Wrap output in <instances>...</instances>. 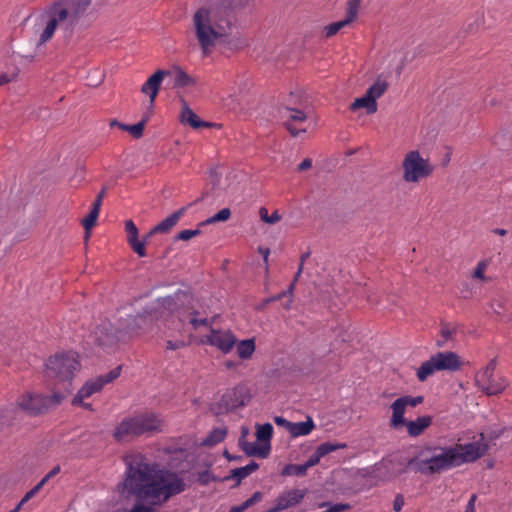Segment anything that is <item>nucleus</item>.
I'll use <instances>...</instances> for the list:
<instances>
[{"label":"nucleus","mask_w":512,"mask_h":512,"mask_svg":"<svg viewBox=\"0 0 512 512\" xmlns=\"http://www.w3.org/2000/svg\"><path fill=\"white\" fill-rule=\"evenodd\" d=\"M186 485L183 479L179 478L176 474H171L170 479L166 480L164 477H160L156 480L155 484L152 485V489L148 491L150 498L160 499L167 501L173 495L183 492Z\"/></svg>","instance_id":"1a4fd4ad"},{"label":"nucleus","mask_w":512,"mask_h":512,"mask_svg":"<svg viewBox=\"0 0 512 512\" xmlns=\"http://www.w3.org/2000/svg\"><path fill=\"white\" fill-rule=\"evenodd\" d=\"M349 108L351 111H356L360 108H365L367 114H374L375 112H377L378 105L377 102L374 101L372 97L365 93L362 97L356 98L354 102L350 104Z\"/></svg>","instance_id":"c85d7f7f"},{"label":"nucleus","mask_w":512,"mask_h":512,"mask_svg":"<svg viewBox=\"0 0 512 512\" xmlns=\"http://www.w3.org/2000/svg\"><path fill=\"white\" fill-rule=\"evenodd\" d=\"M201 233L202 232L199 228L194 229V230H190V229L182 230L175 236L174 239H175V241H177V240L188 241V240L192 239L193 237L200 235Z\"/></svg>","instance_id":"603ef678"},{"label":"nucleus","mask_w":512,"mask_h":512,"mask_svg":"<svg viewBox=\"0 0 512 512\" xmlns=\"http://www.w3.org/2000/svg\"><path fill=\"white\" fill-rule=\"evenodd\" d=\"M206 342L217 347L223 353H228L235 346L237 339L231 331L211 329V333L207 336Z\"/></svg>","instance_id":"4468645a"},{"label":"nucleus","mask_w":512,"mask_h":512,"mask_svg":"<svg viewBox=\"0 0 512 512\" xmlns=\"http://www.w3.org/2000/svg\"><path fill=\"white\" fill-rule=\"evenodd\" d=\"M153 319L151 313L144 312L135 316L129 315L120 320V325L117 328L112 327L111 324H103L96 329V342L101 347H112L123 337L124 333H138L148 329L152 325Z\"/></svg>","instance_id":"20e7f679"},{"label":"nucleus","mask_w":512,"mask_h":512,"mask_svg":"<svg viewBox=\"0 0 512 512\" xmlns=\"http://www.w3.org/2000/svg\"><path fill=\"white\" fill-rule=\"evenodd\" d=\"M238 444L242 451L249 457H259L265 459L270 454L271 447L269 443L256 445L247 440L239 439Z\"/></svg>","instance_id":"4be33fe9"},{"label":"nucleus","mask_w":512,"mask_h":512,"mask_svg":"<svg viewBox=\"0 0 512 512\" xmlns=\"http://www.w3.org/2000/svg\"><path fill=\"white\" fill-rule=\"evenodd\" d=\"M424 397L423 396H402L397 398L392 404V417L390 419L389 426L393 429H398L399 427L403 426V423L406 422V419L404 418L405 410L407 406L416 407L417 405L423 403Z\"/></svg>","instance_id":"9b49d317"},{"label":"nucleus","mask_w":512,"mask_h":512,"mask_svg":"<svg viewBox=\"0 0 512 512\" xmlns=\"http://www.w3.org/2000/svg\"><path fill=\"white\" fill-rule=\"evenodd\" d=\"M101 390V384L95 380H90L78 391L77 395L73 398L72 404L78 405L82 403V400L90 397L92 394Z\"/></svg>","instance_id":"cd10ccee"},{"label":"nucleus","mask_w":512,"mask_h":512,"mask_svg":"<svg viewBox=\"0 0 512 512\" xmlns=\"http://www.w3.org/2000/svg\"><path fill=\"white\" fill-rule=\"evenodd\" d=\"M388 87L389 84L387 81L378 79L365 93L376 101L387 91Z\"/></svg>","instance_id":"c9c22d12"},{"label":"nucleus","mask_w":512,"mask_h":512,"mask_svg":"<svg viewBox=\"0 0 512 512\" xmlns=\"http://www.w3.org/2000/svg\"><path fill=\"white\" fill-rule=\"evenodd\" d=\"M258 469H259V464L256 463L255 461H252L244 467L232 469L231 474L224 477L223 480L228 481L232 478H235L236 479L235 486H238L244 478H246L247 476H249L251 473L255 472Z\"/></svg>","instance_id":"bb28decb"},{"label":"nucleus","mask_w":512,"mask_h":512,"mask_svg":"<svg viewBox=\"0 0 512 512\" xmlns=\"http://www.w3.org/2000/svg\"><path fill=\"white\" fill-rule=\"evenodd\" d=\"M237 354L241 359H249L255 351L254 339H246L240 341L236 346Z\"/></svg>","instance_id":"f704fd0d"},{"label":"nucleus","mask_w":512,"mask_h":512,"mask_svg":"<svg viewBox=\"0 0 512 512\" xmlns=\"http://www.w3.org/2000/svg\"><path fill=\"white\" fill-rule=\"evenodd\" d=\"M43 486H44V481H40L38 484H36L31 490H29L24 495V501H29L30 499H32L41 490V488Z\"/></svg>","instance_id":"bf43d9fd"},{"label":"nucleus","mask_w":512,"mask_h":512,"mask_svg":"<svg viewBox=\"0 0 512 512\" xmlns=\"http://www.w3.org/2000/svg\"><path fill=\"white\" fill-rule=\"evenodd\" d=\"M211 481L222 482L224 480H223V478H219V477L212 475L209 470H204V471L198 473L197 482L200 485L206 486Z\"/></svg>","instance_id":"8fccbe9b"},{"label":"nucleus","mask_w":512,"mask_h":512,"mask_svg":"<svg viewBox=\"0 0 512 512\" xmlns=\"http://www.w3.org/2000/svg\"><path fill=\"white\" fill-rule=\"evenodd\" d=\"M431 424L432 417L428 415L418 417L416 420H406V422L403 423L411 437L420 436Z\"/></svg>","instance_id":"b1692460"},{"label":"nucleus","mask_w":512,"mask_h":512,"mask_svg":"<svg viewBox=\"0 0 512 512\" xmlns=\"http://www.w3.org/2000/svg\"><path fill=\"white\" fill-rule=\"evenodd\" d=\"M148 122V116H142V120L134 125H125L123 131H127L135 139H140L143 136L145 125Z\"/></svg>","instance_id":"4c0bfd02"},{"label":"nucleus","mask_w":512,"mask_h":512,"mask_svg":"<svg viewBox=\"0 0 512 512\" xmlns=\"http://www.w3.org/2000/svg\"><path fill=\"white\" fill-rule=\"evenodd\" d=\"M79 368L76 352L57 353L48 359L45 377L54 392H61L67 397L73 390L72 381Z\"/></svg>","instance_id":"f03ea898"},{"label":"nucleus","mask_w":512,"mask_h":512,"mask_svg":"<svg viewBox=\"0 0 512 512\" xmlns=\"http://www.w3.org/2000/svg\"><path fill=\"white\" fill-rule=\"evenodd\" d=\"M133 417L135 422H137V430L140 436L152 435L163 431V421L153 412H144Z\"/></svg>","instance_id":"f8f14e48"},{"label":"nucleus","mask_w":512,"mask_h":512,"mask_svg":"<svg viewBox=\"0 0 512 512\" xmlns=\"http://www.w3.org/2000/svg\"><path fill=\"white\" fill-rule=\"evenodd\" d=\"M66 398V394L54 392L51 396L44 395H22L18 401V406L25 412L37 415L45 412L52 406L59 405Z\"/></svg>","instance_id":"6e6552de"},{"label":"nucleus","mask_w":512,"mask_h":512,"mask_svg":"<svg viewBox=\"0 0 512 512\" xmlns=\"http://www.w3.org/2000/svg\"><path fill=\"white\" fill-rule=\"evenodd\" d=\"M496 369V358L492 359L483 371L476 374V377H482L483 380H490Z\"/></svg>","instance_id":"3c124183"},{"label":"nucleus","mask_w":512,"mask_h":512,"mask_svg":"<svg viewBox=\"0 0 512 512\" xmlns=\"http://www.w3.org/2000/svg\"><path fill=\"white\" fill-rule=\"evenodd\" d=\"M274 422L278 425V426H281L283 428H285L288 432L290 431V428H291V421H288L286 420L285 418L281 417V416H276L274 418Z\"/></svg>","instance_id":"0e129e2a"},{"label":"nucleus","mask_w":512,"mask_h":512,"mask_svg":"<svg viewBox=\"0 0 512 512\" xmlns=\"http://www.w3.org/2000/svg\"><path fill=\"white\" fill-rule=\"evenodd\" d=\"M57 26L58 24L56 23L55 19L49 17V20L47 21L46 26L39 37L38 45H42L48 42L53 37Z\"/></svg>","instance_id":"ea45409f"},{"label":"nucleus","mask_w":512,"mask_h":512,"mask_svg":"<svg viewBox=\"0 0 512 512\" xmlns=\"http://www.w3.org/2000/svg\"><path fill=\"white\" fill-rule=\"evenodd\" d=\"M134 417L124 418L114 429L113 437L117 442H128L136 437H139L138 426L136 425Z\"/></svg>","instance_id":"2eb2a0df"},{"label":"nucleus","mask_w":512,"mask_h":512,"mask_svg":"<svg viewBox=\"0 0 512 512\" xmlns=\"http://www.w3.org/2000/svg\"><path fill=\"white\" fill-rule=\"evenodd\" d=\"M305 493L299 489H293L287 491L276 499V504L274 507L270 508L267 512H280L289 507L295 506L301 502L304 498Z\"/></svg>","instance_id":"a211bd4d"},{"label":"nucleus","mask_w":512,"mask_h":512,"mask_svg":"<svg viewBox=\"0 0 512 512\" xmlns=\"http://www.w3.org/2000/svg\"><path fill=\"white\" fill-rule=\"evenodd\" d=\"M427 452L431 453L429 457L420 459L424 455V451L418 456L411 458L407 462V466H414V471L425 475H433L443 470L456 467L457 462L452 447H428Z\"/></svg>","instance_id":"39448f33"},{"label":"nucleus","mask_w":512,"mask_h":512,"mask_svg":"<svg viewBox=\"0 0 512 512\" xmlns=\"http://www.w3.org/2000/svg\"><path fill=\"white\" fill-rule=\"evenodd\" d=\"M48 15L54 18L56 23L69 20L71 23L76 22L79 17L72 13L70 5H67L66 0L54 1L48 8Z\"/></svg>","instance_id":"f3484780"},{"label":"nucleus","mask_w":512,"mask_h":512,"mask_svg":"<svg viewBox=\"0 0 512 512\" xmlns=\"http://www.w3.org/2000/svg\"><path fill=\"white\" fill-rule=\"evenodd\" d=\"M285 111L287 112L285 122H304L307 118L302 110L296 108L286 106Z\"/></svg>","instance_id":"c03bdc74"},{"label":"nucleus","mask_w":512,"mask_h":512,"mask_svg":"<svg viewBox=\"0 0 512 512\" xmlns=\"http://www.w3.org/2000/svg\"><path fill=\"white\" fill-rule=\"evenodd\" d=\"M487 266H488L487 261H480L477 264V266L473 272V275H472L473 278H477V279H481L482 281H485L486 277L484 275V272H485Z\"/></svg>","instance_id":"4d7b16f0"},{"label":"nucleus","mask_w":512,"mask_h":512,"mask_svg":"<svg viewBox=\"0 0 512 512\" xmlns=\"http://www.w3.org/2000/svg\"><path fill=\"white\" fill-rule=\"evenodd\" d=\"M477 386L487 395H497L501 393L506 387V381L500 377L494 379L493 376L490 380H483L482 377H476Z\"/></svg>","instance_id":"5701e85b"},{"label":"nucleus","mask_w":512,"mask_h":512,"mask_svg":"<svg viewBox=\"0 0 512 512\" xmlns=\"http://www.w3.org/2000/svg\"><path fill=\"white\" fill-rule=\"evenodd\" d=\"M171 74V70L158 69L142 85L141 92L149 96V103L151 108L154 107L155 99L160 90L162 81L166 76H170Z\"/></svg>","instance_id":"ddd939ff"},{"label":"nucleus","mask_w":512,"mask_h":512,"mask_svg":"<svg viewBox=\"0 0 512 512\" xmlns=\"http://www.w3.org/2000/svg\"><path fill=\"white\" fill-rule=\"evenodd\" d=\"M174 72V87H189L194 86L196 84V80L186 73L181 67L176 66L173 68Z\"/></svg>","instance_id":"7c9ffc66"},{"label":"nucleus","mask_w":512,"mask_h":512,"mask_svg":"<svg viewBox=\"0 0 512 512\" xmlns=\"http://www.w3.org/2000/svg\"><path fill=\"white\" fill-rule=\"evenodd\" d=\"M338 33V30L334 23L326 25L324 27L325 38H330Z\"/></svg>","instance_id":"338daca9"},{"label":"nucleus","mask_w":512,"mask_h":512,"mask_svg":"<svg viewBox=\"0 0 512 512\" xmlns=\"http://www.w3.org/2000/svg\"><path fill=\"white\" fill-rule=\"evenodd\" d=\"M312 167V160L310 158H305L297 167L298 172H302L308 170Z\"/></svg>","instance_id":"774afa93"},{"label":"nucleus","mask_w":512,"mask_h":512,"mask_svg":"<svg viewBox=\"0 0 512 512\" xmlns=\"http://www.w3.org/2000/svg\"><path fill=\"white\" fill-rule=\"evenodd\" d=\"M227 435V429L225 427L214 428L210 434L203 440L202 445L212 447L222 442Z\"/></svg>","instance_id":"72a5a7b5"},{"label":"nucleus","mask_w":512,"mask_h":512,"mask_svg":"<svg viewBox=\"0 0 512 512\" xmlns=\"http://www.w3.org/2000/svg\"><path fill=\"white\" fill-rule=\"evenodd\" d=\"M403 180L408 183H418L420 180L429 177L434 166L428 159H424L418 150H411L406 153L403 162Z\"/></svg>","instance_id":"423d86ee"},{"label":"nucleus","mask_w":512,"mask_h":512,"mask_svg":"<svg viewBox=\"0 0 512 512\" xmlns=\"http://www.w3.org/2000/svg\"><path fill=\"white\" fill-rule=\"evenodd\" d=\"M256 437L257 440L264 442L263 444H270V439L273 435V427L270 423L256 426Z\"/></svg>","instance_id":"58836bf2"},{"label":"nucleus","mask_w":512,"mask_h":512,"mask_svg":"<svg viewBox=\"0 0 512 512\" xmlns=\"http://www.w3.org/2000/svg\"><path fill=\"white\" fill-rule=\"evenodd\" d=\"M307 469L304 464H287L281 471L282 476H304Z\"/></svg>","instance_id":"79ce46f5"},{"label":"nucleus","mask_w":512,"mask_h":512,"mask_svg":"<svg viewBox=\"0 0 512 512\" xmlns=\"http://www.w3.org/2000/svg\"><path fill=\"white\" fill-rule=\"evenodd\" d=\"M433 358L439 371H457L462 366V361L455 352H438L433 355Z\"/></svg>","instance_id":"6ab92c4d"},{"label":"nucleus","mask_w":512,"mask_h":512,"mask_svg":"<svg viewBox=\"0 0 512 512\" xmlns=\"http://www.w3.org/2000/svg\"><path fill=\"white\" fill-rule=\"evenodd\" d=\"M130 512H158L156 509L144 504H136Z\"/></svg>","instance_id":"69168bd1"},{"label":"nucleus","mask_w":512,"mask_h":512,"mask_svg":"<svg viewBox=\"0 0 512 512\" xmlns=\"http://www.w3.org/2000/svg\"><path fill=\"white\" fill-rule=\"evenodd\" d=\"M186 210V207H182L179 210L172 213L170 216L162 220L160 223H158L156 226L152 228V233H166L170 229H172L177 222L179 221L180 217L184 214Z\"/></svg>","instance_id":"a878e982"},{"label":"nucleus","mask_w":512,"mask_h":512,"mask_svg":"<svg viewBox=\"0 0 512 512\" xmlns=\"http://www.w3.org/2000/svg\"><path fill=\"white\" fill-rule=\"evenodd\" d=\"M17 76H18V69H14V71L11 74L2 73L0 75V86L14 81Z\"/></svg>","instance_id":"13d9d810"},{"label":"nucleus","mask_w":512,"mask_h":512,"mask_svg":"<svg viewBox=\"0 0 512 512\" xmlns=\"http://www.w3.org/2000/svg\"><path fill=\"white\" fill-rule=\"evenodd\" d=\"M315 425L311 417H307V421L305 422H297L291 423V428L289 433L292 437H299L308 435L313 429Z\"/></svg>","instance_id":"2f4dec72"},{"label":"nucleus","mask_w":512,"mask_h":512,"mask_svg":"<svg viewBox=\"0 0 512 512\" xmlns=\"http://www.w3.org/2000/svg\"><path fill=\"white\" fill-rule=\"evenodd\" d=\"M322 458V456L319 454V452L316 450L310 457L309 459L304 463L306 469L308 470V468L312 467V466H315L316 464L319 463L320 459Z\"/></svg>","instance_id":"052dcab7"},{"label":"nucleus","mask_w":512,"mask_h":512,"mask_svg":"<svg viewBox=\"0 0 512 512\" xmlns=\"http://www.w3.org/2000/svg\"><path fill=\"white\" fill-rule=\"evenodd\" d=\"M361 0H348L346 3V16L343 20L333 22L338 32L344 27L350 25L357 19Z\"/></svg>","instance_id":"393cba45"},{"label":"nucleus","mask_w":512,"mask_h":512,"mask_svg":"<svg viewBox=\"0 0 512 512\" xmlns=\"http://www.w3.org/2000/svg\"><path fill=\"white\" fill-rule=\"evenodd\" d=\"M438 370L436 367V362L433 356L430 357L429 360L423 362L421 366L417 370V378L419 381L424 382L429 376L434 374Z\"/></svg>","instance_id":"473e14b6"},{"label":"nucleus","mask_w":512,"mask_h":512,"mask_svg":"<svg viewBox=\"0 0 512 512\" xmlns=\"http://www.w3.org/2000/svg\"><path fill=\"white\" fill-rule=\"evenodd\" d=\"M125 462L127 472L123 483L124 488L131 495L150 497L148 491L152 489L157 479L153 477L146 457L141 453H133L125 457Z\"/></svg>","instance_id":"7ed1b4c3"},{"label":"nucleus","mask_w":512,"mask_h":512,"mask_svg":"<svg viewBox=\"0 0 512 512\" xmlns=\"http://www.w3.org/2000/svg\"><path fill=\"white\" fill-rule=\"evenodd\" d=\"M293 290H294V283H290L287 290L282 291L281 293H278L277 295L268 297V301L275 302L280 301L283 299H286L284 302H282V306L285 309H289L292 303V296H293Z\"/></svg>","instance_id":"e433bc0d"},{"label":"nucleus","mask_w":512,"mask_h":512,"mask_svg":"<svg viewBox=\"0 0 512 512\" xmlns=\"http://www.w3.org/2000/svg\"><path fill=\"white\" fill-rule=\"evenodd\" d=\"M122 370V366L119 365L113 370L109 371L108 373L104 375H100L96 378V381L101 384V389L108 383L113 382L115 379H117L120 376Z\"/></svg>","instance_id":"37998d69"},{"label":"nucleus","mask_w":512,"mask_h":512,"mask_svg":"<svg viewBox=\"0 0 512 512\" xmlns=\"http://www.w3.org/2000/svg\"><path fill=\"white\" fill-rule=\"evenodd\" d=\"M409 460L410 459L406 460L401 456H393L384 458L380 465L388 472L387 479L392 480L406 473L409 468L414 470V466H407Z\"/></svg>","instance_id":"dca6fc26"},{"label":"nucleus","mask_w":512,"mask_h":512,"mask_svg":"<svg viewBox=\"0 0 512 512\" xmlns=\"http://www.w3.org/2000/svg\"><path fill=\"white\" fill-rule=\"evenodd\" d=\"M180 122L183 125H189L193 129L209 128V127L216 126L215 123L201 120L198 117V115L188 106V104L185 100H182Z\"/></svg>","instance_id":"aec40b11"},{"label":"nucleus","mask_w":512,"mask_h":512,"mask_svg":"<svg viewBox=\"0 0 512 512\" xmlns=\"http://www.w3.org/2000/svg\"><path fill=\"white\" fill-rule=\"evenodd\" d=\"M251 398L249 388L245 384H238L231 389H227L221 399L211 406V410L216 415L226 414L245 406Z\"/></svg>","instance_id":"0eeeda50"},{"label":"nucleus","mask_w":512,"mask_h":512,"mask_svg":"<svg viewBox=\"0 0 512 512\" xmlns=\"http://www.w3.org/2000/svg\"><path fill=\"white\" fill-rule=\"evenodd\" d=\"M456 333H457L456 325L446 323V322H441V324H440L441 339L436 341V346L439 348L444 347L446 342L454 340Z\"/></svg>","instance_id":"c756f323"},{"label":"nucleus","mask_w":512,"mask_h":512,"mask_svg":"<svg viewBox=\"0 0 512 512\" xmlns=\"http://www.w3.org/2000/svg\"><path fill=\"white\" fill-rule=\"evenodd\" d=\"M346 447V444H338V443H331V442H325V443H322L320 444L318 447H317V451L319 452V454L324 457L325 455L333 452V451H336V450H339V449H343Z\"/></svg>","instance_id":"de8ad7c7"},{"label":"nucleus","mask_w":512,"mask_h":512,"mask_svg":"<svg viewBox=\"0 0 512 512\" xmlns=\"http://www.w3.org/2000/svg\"><path fill=\"white\" fill-rule=\"evenodd\" d=\"M481 441H475L468 444H457L453 446L454 455L457 465H461L466 462H474L482 457L488 450V444L483 442L484 434L481 435Z\"/></svg>","instance_id":"9d476101"},{"label":"nucleus","mask_w":512,"mask_h":512,"mask_svg":"<svg viewBox=\"0 0 512 512\" xmlns=\"http://www.w3.org/2000/svg\"><path fill=\"white\" fill-rule=\"evenodd\" d=\"M263 498V494L260 491H256L249 499L240 504L243 511L259 503Z\"/></svg>","instance_id":"6e6d98bb"},{"label":"nucleus","mask_w":512,"mask_h":512,"mask_svg":"<svg viewBox=\"0 0 512 512\" xmlns=\"http://www.w3.org/2000/svg\"><path fill=\"white\" fill-rule=\"evenodd\" d=\"M198 314H199L198 311L193 310L190 313L191 316L188 318V323L193 326L194 330H197L199 326H207L208 325L207 318H202V319L196 318V315H198Z\"/></svg>","instance_id":"5fc2aeb1"},{"label":"nucleus","mask_w":512,"mask_h":512,"mask_svg":"<svg viewBox=\"0 0 512 512\" xmlns=\"http://www.w3.org/2000/svg\"><path fill=\"white\" fill-rule=\"evenodd\" d=\"M285 128L289 131L292 137L298 136L301 132L305 133L306 129H297L292 123L284 122Z\"/></svg>","instance_id":"680f3d73"},{"label":"nucleus","mask_w":512,"mask_h":512,"mask_svg":"<svg viewBox=\"0 0 512 512\" xmlns=\"http://www.w3.org/2000/svg\"><path fill=\"white\" fill-rule=\"evenodd\" d=\"M209 2V7H201L193 15L195 37L204 56H208L217 42L230 34L234 20L232 11L245 6L249 0H209Z\"/></svg>","instance_id":"f257e3e1"},{"label":"nucleus","mask_w":512,"mask_h":512,"mask_svg":"<svg viewBox=\"0 0 512 512\" xmlns=\"http://www.w3.org/2000/svg\"><path fill=\"white\" fill-rule=\"evenodd\" d=\"M260 219L268 224H275L281 220V215L278 211H274L271 216L268 215V210L265 207L259 209Z\"/></svg>","instance_id":"09e8293b"},{"label":"nucleus","mask_w":512,"mask_h":512,"mask_svg":"<svg viewBox=\"0 0 512 512\" xmlns=\"http://www.w3.org/2000/svg\"><path fill=\"white\" fill-rule=\"evenodd\" d=\"M231 216V211L229 208H223L219 212H217L214 216L208 218L207 220L201 222L199 226H204L206 224H212L216 222H224L227 221Z\"/></svg>","instance_id":"a18cd8bd"},{"label":"nucleus","mask_w":512,"mask_h":512,"mask_svg":"<svg viewBox=\"0 0 512 512\" xmlns=\"http://www.w3.org/2000/svg\"><path fill=\"white\" fill-rule=\"evenodd\" d=\"M328 506L329 508L326 510L327 512H343L349 510L351 508L350 504L347 503H336L331 504L329 502L322 503L319 505L320 508Z\"/></svg>","instance_id":"864d4df0"},{"label":"nucleus","mask_w":512,"mask_h":512,"mask_svg":"<svg viewBox=\"0 0 512 512\" xmlns=\"http://www.w3.org/2000/svg\"><path fill=\"white\" fill-rule=\"evenodd\" d=\"M100 209L92 206L88 215L81 221L84 230H91L96 225L97 218L99 216Z\"/></svg>","instance_id":"49530a36"},{"label":"nucleus","mask_w":512,"mask_h":512,"mask_svg":"<svg viewBox=\"0 0 512 512\" xmlns=\"http://www.w3.org/2000/svg\"><path fill=\"white\" fill-rule=\"evenodd\" d=\"M124 225L127 234V243L139 257H145L146 248H144V243L140 242L138 239L139 231L135 223L129 219L125 221Z\"/></svg>","instance_id":"412c9836"},{"label":"nucleus","mask_w":512,"mask_h":512,"mask_svg":"<svg viewBox=\"0 0 512 512\" xmlns=\"http://www.w3.org/2000/svg\"><path fill=\"white\" fill-rule=\"evenodd\" d=\"M404 505V497L402 494H397L393 501V510L395 512H400Z\"/></svg>","instance_id":"e2e57ef3"},{"label":"nucleus","mask_w":512,"mask_h":512,"mask_svg":"<svg viewBox=\"0 0 512 512\" xmlns=\"http://www.w3.org/2000/svg\"><path fill=\"white\" fill-rule=\"evenodd\" d=\"M67 5H70L72 13L79 18L85 13L89 7L91 0H66Z\"/></svg>","instance_id":"a19ab883"}]
</instances>
